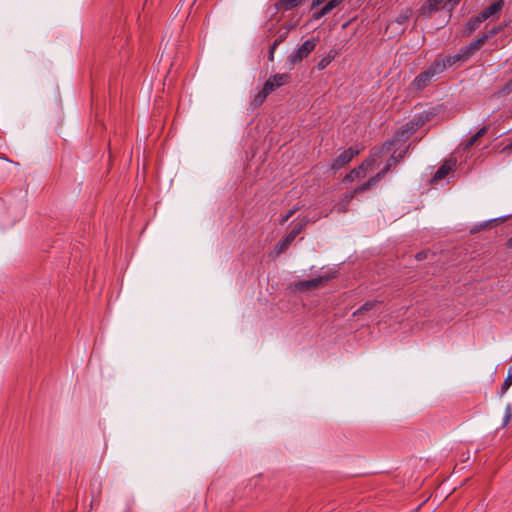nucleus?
<instances>
[{
	"mask_svg": "<svg viewBox=\"0 0 512 512\" xmlns=\"http://www.w3.org/2000/svg\"><path fill=\"white\" fill-rule=\"evenodd\" d=\"M432 114L430 112H422L415 115L410 121L405 123L394 135V137L384 144L387 151L398 142L405 143L416 131H418L425 123L430 121Z\"/></svg>",
	"mask_w": 512,
	"mask_h": 512,
	"instance_id": "nucleus-1",
	"label": "nucleus"
},
{
	"mask_svg": "<svg viewBox=\"0 0 512 512\" xmlns=\"http://www.w3.org/2000/svg\"><path fill=\"white\" fill-rule=\"evenodd\" d=\"M445 71V63L435 60L431 65L424 71L418 74L411 83V87L414 90L420 91L426 88L434 77L440 75Z\"/></svg>",
	"mask_w": 512,
	"mask_h": 512,
	"instance_id": "nucleus-2",
	"label": "nucleus"
},
{
	"mask_svg": "<svg viewBox=\"0 0 512 512\" xmlns=\"http://www.w3.org/2000/svg\"><path fill=\"white\" fill-rule=\"evenodd\" d=\"M307 223L308 220L306 218L301 219L292 227L290 232L275 245L274 252L277 256L284 253L289 248L294 239L304 230Z\"/></svg>",
	"mask_w": 512,
	"mask_h": 512,
	"instance_id": "nucleus-3",
	"label": "nucleus"
},
{
	"mask_svg": "<svg viewBox=\"0 0 512 512\" xmlns=\"http://www.w3.org/2000/svg\"><path fill=\"white\" fill-rule=\"evenodd\" d=\"M332 278V275H325L313 279L301 280L295 284V288L299 292H306L310 290L319 289L324 287Z\"/></svg>",
	"mask_w": 512,
	"mask_h": 512,
	"instance_id": "nucleus-4",
	"label": "nucleus"
},
{
	"mask_svg": "<svg viewBox=\"0 0 512 512\" xmlns=\"http://www.w3.org/2000/svg\"><path fill=\"white\" fill-rule=\"evenodd\" d=\"M316 47L315 39L306 40L300 47L293 51L289 56V62L296 64L306 58Z\"/></svg>",
	"mask_w": 512,
	"mask_h": 512,
	"instance_id": "nucleus-5",
	"label": "nucleus"
},
{
	"mask_svg": "<svg viewBox=\"0 0 512 512\" xmlns=\"http://www.w3.org/2000/svg\"><path fill=\"white\" fill-rule=\"evenodd\" d=\"M291 79V76L287 73L282 74H274L270 76L266 82L264 83V86L262 90L269 95L272 93L275 89L289 83Z\"/></svg>",
	"mask_w": 512,
	"mask_h": 512,
	"instance_id": "nucleus-6",
	"label": "nucleus"
},
{
	"mask_svg": "<svg viewBox=\"0 0 512 512\" xmlns=\"http://www.w3.org/2000/svg\"><path fill=\"white\" fill-rule=\"evenodd\" d=\"M359 149L354 147H349L348 149L342 151L332 162L331 169L333 171H338L347 165L355 156L359 154Z\"/></svg>",
	"mask_w": 512,
	"mask_h": 512,
	"instance_id": "nucleus-7",
	"label": "nucleus"
},
{
	"mask_svg": "<svg viewBox=\"0 0 512 512\" xmlns=\"http://www.w3.org/2000/svg\"><path fill=\"white\" fill-rule=\"evenodd\" d=\"M444 7H446V0H427L422 5L420 13L422 15L431 16L433 13Z\"/></svg>",
	"mask_w": 512,
	"mask_h": 512,
	"instance_id": "nucleus-8",
	"label": "nucleus"
},
{
	"mask_svg": "<svg viewBox=\"0 0 512 512\" xmlns=\"http://www.w3.org/2000/svg\"><path fill=\"white\" fill-rule=\"evenodd\" d=\"M504 0H497L493 2L491 5H489L487 8L482 10L479 14L481 18L487 20L490 17H493L495 15H499L504 7Z\"/></svg>",
	"mask_w": 512,
	"mask_h": 512,
	"instance_id": "nucleus-9",
	"label": "nucleus"
},
{
	"mask_svg": "<svg viewBox=\"0 0 512 512\" xmlns=\"http://www.w3.org/2000/svg\"><path fill=\"white\" fill-rule=\"evenodd\" d=\"M343 2V0H330L328 2H326L320 10H318L317 12H315L313 14V19L314 20H319L321 19L322 17L328 15L329 13L332 12V10H334L335 8H337L341 3Z\"/></svg>",
	"mask_w": 512,
	"mask_h": 512,
	"instance_id": "nucleus-10",
	"label": "nucleus"
},
{
	"mask_svg": "<svg viewBox=\"0 0 512 512\" xmlns=\"http://www.w3.org/2000/svg\"><path fill=\"white\" fill-rule=\"evenodd\" d=\"M487 41L485 36L482 34L476 40L472 41L468 46L462 48V52L465 58H469L473 55L477 50H479Z\"/></svg>",
	"mask_w": 512,
	"mask_h": 512,
	"instance_id": "nucleus-11",
	"label": "nucleus"
},
{
	"mask_svg": "<svg viewBox=\"0 0 512 512\" xmlns=\"http://www.w3.org/2000/svg\"><path fill=\"white\" fill-rule=\"evenodd\" d=\"M370 165H371V163L368 161L362 163L358 168H354L353 170H351L347 174L346 179L349 181H353L356 178L364 177L365 172H366V167H368Z\"/></svg>",
	"mask_w": 512,
	"mask_h": 512,
	"instance_id": "nucleus-12",
	"label": "nucleus"
},
{
	"mask_svg": "<svg viewBox=\"0 0 512 512\" xmlns=\"http://www.w3.org/2000/svg\"><path fill=\"white\" fill-rule=\"evenodd\" d=\"M488 131V126H483L473 136H471L464 144V149H470L481 137H483Z\"/></svg>",
	"mask_w": 512,
	"mask_h": 512,
	"instance_id": "nucleus-13",
	"label": "nucleus"
},
{
	"mask_svg": "<svg viewBox=\"0 0 512 512\" xmlns=\"http://www.w3.org/2000/svg\"><path fill=\"white\" fill-rule=\"evenodd\" d=\"M482 22H484V19L481 18L480 14L469 19V21L467 22L466 27H465L468 34H471L473 31L478 29Z\"/></svg>",
	"mask_w": 512,
	"mask_h": 512,
	"instance_id": "nucleus-14",
	"label": "nucleus"
},
{
	"mask_svg": "<svg viewBox=\"0 0 512 512\" xmlns=\"http://www.w3.org/2000/svg\"><path fill=\"white\" fill-rule=\"evenodd\" d=\"M452 166L449 163H444L442 166L438 168L433 176V181H439L445 178L448 173L451 171Z\"/></svg>",
	"mask_w": 512,
	"mask_h": 512,
	"instance_id": "nucleus-15",
	"label": "nucleus"
},
{
	"mask_svg": "<svg viewBox=\"0 0 512 512\" xmlns=\"http://www.w3.org/2000/svg\"><path fill=\"white\" fill-rule=\"evenodd\" d=\"M462 59H466L464 57V54L462 52V49L460 50V53L458 54H455V55H452V56H447L446 58H443V59H438L440 62H444L445 63V69L447 67H450L452 65H454L455 63H457L458 61L462 60Z\"/></svg>",
	"mask_w": 512,
	"mask_h": 512,
	"instance_id": "nucleus-16",
	"label": "nucleus"
},
{
	"mask_svg": "<svg viewBox=\"0 0 512 512\" xmlns=\"http://www.w3.org/2000/svg\"><path fill=\"white\" fill-rule=\"evenodd\" d=\"M303 0H279L277 7L283 10H290L301 5Z\"/></svg>",
	"mask_w": 512,
	"mask_h": 512,
	"instance_id": "nucleus-17",
	"label": "nucleus"
},
{
	"mask_svg": "<svg viewBox=\"0 0 512 512\" xmlns=\"http://www.w3.org/2000/svg\"><path fill=\"white\" fill-rule=\"evenodd\" d=\"M353 197V193L347 194L344 199H342L339 203L335 205L334 209L339 213L347 211L349 203Z\"/></svg>",
	"mask_w": 512,
	"mask_h": 512,
	"instance_id": "nucleus-18",
	"label": "nucleus"
},
{
	"mask_svg": "<svg viewBox=\"0 0 512 512\" xmlns=\"http://www.w3.org/2000/svg\"><path fill=\"white\" fill-rule=\"evenodd\" d=\"M267 94L261 89L252 99L251 106L257 108L261 106L267 98Z\"/></svg>",
	"mask_w": 512,
	"mask_h": 512,
	"instance_id": "nucleus-19",
	"label": "nucleus"
},
{
	"mask_svg": "<svg viewBox=\"0 0 512 512\" xmlns=\"http://www.w3.org/2000/svg\"><path fill=\"white\" fill-rule=\"evenodd\" d=\"M379 302L378 301H367L361 307H359L354 313L353 316H357L366 311L373 309Z\"/></svg>",
	"mask_w": 512,
	"mask_h": 512,
	"instance_id": "nucleus-20",
	"label": "nucleus"
},
{
	"mask_svg": "<svg viewBox=\"0 0 512 512\" xmlns=\"http://www.w3.org/2000/svg\"><path fill=\"white\" fill-rule=\"evenodd\" d=\"M399 163V160H396V152H394L391 157L388 159L385 167L380 171L381 173H383V175L385 176V174L392 168V167H395L397 164Z\"/></svg>",
	"mask_w": 512,
	"mask_h": 512,
	"instance_id": "nucleus-21",
	"label": "nucleus"
},
{
	"mask_svg": "<svg viewBox=\"0 0 512 512\" xmlns=\"http://www.w3.org/2000/svg\"><path fill=\"white\" fill-rule=\"evenodd\" d=\"M512 419V403H508L505 407L502 427H506Z\"/></svg>",
	"mask_w": 512,
	"mask_h": 512,
	"instance_id": "nucleus-22",
	"label": "nucleus"
},
{
	"mask_svg": "<svg viewBox=\"0 0 512 512\" xmlns=\"http://www.w3.org/2000/svg\"><path fill=\"white\" fill-rule=\"evenodd\" d=\"M511 385H512V372L508 371V375L501 386L500 396H503L506 393V391L510 388Z\"/></svg>",
	"mask_w": 512,
	"mask_h": 512,
	"instance_id": "nucleus-23",
	"label": "nucleus"
},
{
	"mask_svg": "<svg viewBox=\"0 0 512 512\" xmlns=\"http://www.w3.org/2000/svg\"><path fill=\"white\" fill-rule=\"evenodd\" d=\"M503 28H504L503 25H499V26L493 27L492 29H490V30L486 31L485 33H483V35L488 40L490 38H493L497 34H499L503 30Z\"/></svg>",
	"mask_w": 512,
	"mask_h": 512,
	"instance_id": "nucleus-24",
	"label": "nucleus"
},
{
	"mask_svg": "<svg viewBox=\"0 0 512 512\" xmlns=\"http://www.w3.org/2000/svg\"><path fill=\"white\" fill-rule=\"evenodd\" d=\"M282 42V38H279V39H276L272 45L270 46L269 48V55H268V60L269 61H273L274 60V53H275V50L277 48V46Z\"/></svg>",
	"mask_w": 512,
	"mask_h": 512,
	"instance_id": "nucleus-25",
	"label": "nucleus"
},
{
	"mask_svg": "<svg viewBox=\"0 0 512 512\" xmlns=\"http://www.w3.org/2000/svg\"><path fill=\"white\" fill-rule=\"evenodd\" d=\"M384 177L383 173L379 172L375 176L371 177L367 183H369L370 187L375 186L382 178Z\"/></svg>",
	"mask_w": 512,
	"mask_h": 512,
	"instance_id": "nucleus-26",
	"label": "nucleus"
},
{
	"mask_svg": "<svg viewBox=\"0 0 512 512\" xmlns=\"http://www.w3.org/2000/svg\"><path fill=\"white\" fill-rule=\"evenodd\" d=\"M297 211V208L290 209L287 214L281 217L280 224L283 225L286 223Z\"/></svg>",
	"mask_w": 512,
	"mask_h": 512,
	"instance_id": "nucleus-27",
	"label": "nucleus"
},
{
	"mask_svg": "<svg viewBox=\"0 0 512 512\" xmlns=\"http://www.w3.org/2000/svg\"><path fill=\"white\" fill-rule=\"evenodd\" d=\"M370 188H371V187L369 186V183L365 182V183H363L362 185H360V186L356 187L352 193H353L354 195H355V194H361V193H363V192H365V191L369 190Z\"/></svg>",
	"mask_w": 512,
	"mask_h": 512,
	"instance_id": "nucleus-28",
	"label": "nucleus"
},
{
	"mask_svg": "<svg viewBox=\"0 0 512 512\" xmlns=\"http://www.w3.org/2000/svg\"><path fill=\"white\" fill-rule=\"evenodd\" d=\"M330 62H331V59L329 57H324L319 61V63L317 64V67L319 70H323L324 68H326L329 65Z\"/></svg>",
	"mask_w": 512,
	"mask_h": 512,
	"instance_id": "nucleus-29",
	"label": "nucleus"
},
{
	"mask_svg": "<svg viewBox=\"0 0 512 512\" xmlns=\"http://www.w3.org/2000/svg\"><path fill=\"white\" fill-rule=\"evenodd\" d=\"M460 1L461 0H446V7L449 11H452L460 3Z\"/></svg>",
	"mask_w": 512,
	"mask_h": 512,
	"instance_id": "nucleus-30",
	"label": "nucleus"
},
{
	"mask_svg": "<svg viewBox=\"0 0 512 512\" xmlns=\"http://www.w3.org/2000/svg\"><path fill=\"white\" fill-rule=\"evenodd\" d=\"M428 255H429V251H425V250H423V251L418 252V253L415 255V258H416L417 260H419V261H420V260L427 259V258H428Z\"/></svg>",
	"mask_w": 512,
	"mask_h": 512,
	"instance_id": "nucleus-31",
	"label": "nucleus"
},
{
	"mask_svg": "<svg viewBox=\"0 0 512 512\" xmlns=\"http://www.w3.org/2000/svg\"><path fill=\"white\" fill-rule=\"evenodd\" d=\"M503 92H505V93L512 92V78L504 85Z\"/></svg>",
	"mask_w": 512,
	"mask_h": 512,
	"instance_id": "nucleus-32",
	"label": "nucleus"
},
{
	"mask_svg": "<svg viewBox=\"0 0 512 512\" xmlns=\"http://www.w3.org/2000/svg\"><path fill=\"white\" fill-rule=\"evenodd\" d=\"M410 145L406 146L404 149L400 150V152L397 154V156L399 157V159H403L409 149Z\"/></svg>",
	"mask_w": 512,
	"mask_h": 512,
	"instance_id": "nucleus-33",
	"label": "nucleus"
},
{
	"mask_svg": "<svg viewBox=\"0 0 512 512\" xmlns=\"http://www.w3.org/2000/svg\"><path fill=\"white\" fill-rule=\"evenodd\" d=\"M506 245H507L508 248L512 249V236L508 239Z\"/></svg>",
	"mask_w": 512,
	"mask_h": 512,
	"instance_id": "nucleus-34",
	"label": "nucleus"
},
{
	"mask_svg": "<svg viewBox=\"0 0 512 512\" xmlns=\"http://www.w3.org/2000/svg\"><path fill=\"white\" fill-rule=\"evenodd\" d=\"M506 148H510L511 149L512 148V143L510 145H508Z\"/></svg>",
	"mask_w": 512,
	"mask_h": 512,
	"instance_id": "nucleus-35",
	"label": "nucleus"
}]
</instances>
